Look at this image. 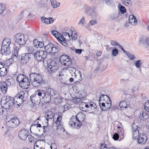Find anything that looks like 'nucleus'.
Listing matches in <instances>:
<instances>
[{"label": "nucleus", "instance_id": "1", "mask_svg": "<svg viewBox=\"0 0 149 149\" xmlns=\"http://www.w3.org/2000/svg\"><path fill=\"white\" fill-rule=\"evenodd\" d=\"M46 51L39 50L37 51L34 54V58L38 62L44 61L47 58V53H48L52 56H54L58 51V49L51 43H49L45 47Z\"/></svg>", "mask_w": 149, "mask_h": 149}, {"label": "nucleus", "instance_id": "2", "mask_svg": "<svg viewBox=\"0 0 149 149\" xmlns=\"http://www.w3.org/2000/svg\"><path fill=\"white\" fill-rule=\"evenodd\" d=\"M29 76L31 84L35 87L40 86L44 81L42 76L40 74L35 72L31 73Z\"/></svg>", "mask_w": 149, "mask_h": 149}, {"label": "nucleus", "instance_id": "3", "mask_svg": "<svg viewBox=\"0 0 149 149\" xmlns=\"http://www.w3.org/2000/svg\"><path fill=\"white\" fill-rule=\"evenodd\" d=\"M16 81L19 83V86L22 88L27 89L30 86V82L28 78L23 74H18Z\"/></svg>", "mask_w": 149, "mask_h": 149}, {"label": "nucleus", "instance_id": "4", "mask_svg": "<svg viewBox=\"0 0 149 149\" xmlns=\"http://www.w3.org/2000/svg\"><path fill=\"white\" fill-rule=\"evenodd\" d=\"M133 139H137L138 143L141 144H143L146 141L147 138L146 135L144 134H139V129L138 128L136 129L133 128Z\"/></svg>", "mask_w": 149, "mask_h": 149}, {"label": "nucleus", "instance_id": "5", "mask_svg": "<svg viewBox=\"0 0 149 149\" xmlns=\"http://www.w3.org/2000/svg\"><path fill=\"white\" fill-rule=\"evenodd\" d=\"M79 107L81 110L84 111H87L94 110L97 108V106L93 102H82L79 104Z\"/></svg>", "mask_w": 149, "mask_h": 149}, {"label": "nucleus", "instance_id": "6", "mask_svg": "<svg viewBox=\"0 0 149 149\" xmlns=\"http://www.w3.org/2000/svg\"><path fill=\"white\" fill-rule=\"evenodd\" d=\"M1 102L3 104L4 107L8 109L11 108L13 105L15 107L13 99L9 96L3 97L1 98Z\"/></svg>", "mask_w": 149, "mask_h": 149}, {"label": "nucleus", "instance_id": "7", "mask_svg": "<svg viewBox=\"0 0 149 149\" xmlns=\"http://www.w3.org/2000/svg\"><path fill=\"white\" fill-rule=\"evenodd\" d=\"M25 93L24 91H20L13 98L15 107L18 108L23 103Z\"/></svg>", "mask_w": 149, "mask_h": 149}, {"label": "nucleus", "instance_id": "8", "mask_svg": "<svg viewBox=\"0 0 149 149\" xmlns=\"http://www.w3.org/2000/svg\"><path fill=\"white\" fill-rule=\"evenodd\" d=\"M36 93V94L40 97L41 100L44 101L45 103H48L50 101L51 98L50 95L45 91L38 90Z\"/></svg>", "mask_w": 149, "mask_h": 149}, {"label": "nucleus", "instance_id": "9", "mask_svg": "<svg viewBox=\"0 0 149 149\" xmlns=\"http://www.w3.org/2000/svg\"><path fill=\"white\" fill-rule=\"evenodd\" d=\"M14 39L16 42L21 46L24 45L26 43V42L28 40V38L24 34L19 33L15 35Z\"/></svg>", "mask_w": 149, "mask_h": 149}, {"label": "nucleus", "instance_id": "10", "mask_svg": "<svg viewBox=\"0 0 149 149\" xmlns=\"http://www.w3.org/2000/svg\"><path fill=\"white\" fill-rule=\"evenodd\" d=\"M67 29L65 30V32L63 33V35L61 34L60 37V39H62V42L60 43L62 44L64 46L66 47L68 46L66 42L67 41H68L70 39V33L68 29L69 28H66Z\"/></svg>", "mask_w": 149, "mask_h": 149}, {"label": "nucleus", "instance_id": "11", "mask_svg": "<svg viewBox=\"0 0 149 149\" xmlns=\"http://www.w3.org/2000/svg\"><path fill=\"white\" fill-rule=\"evenodd\" d=\"M8 117H7L6 120V125L8 127L12 128L16 127L19 123V119L16 117H12L9 120Z\"/></svg>", "mask_w": 149, "mask_h": 149}, {"label": "nucleus", "instance_id": "12", "mask_svg": "<svg viewBox=\"0 0 149 149\" xmlns=\"http://www.w3.org/2000/svg\"><path fill=\"white\" fill-rule=\"evenodd\" d=\"M59 61L62 65L66 66L70 65L72 64L71 59L67 55H63L60 56Z\"/></svg>", "mask_w": 149, "mask_h": 149}, {"label": "nucleus", "instance_id": "13", "mask_svg": "<svg viewBox=\"0 0 149 149\" xmlns=\"http://www.w3.org/2000/svg\"><path fill=\"white\" fill-rule=\"evenodd\" d=\"M31 55L30 53H26L22 54L21 59L19 58L20 63L21 64H25L31 59Z\"/></svg>", "mask_w": 149, "mask_h": 149}, {"label": "nucleus", "instance_id": "14", "mask_svg": "<svg viewBox=\"0 0 149 149\" xmlns=\"http://www.w3.org/2000/svg\"><path fill=\"white\" fill-rule=\"evenodd\" d=\"M48 72L50 74H52L55 72L58 68L57 64L54 61H52L48 65Z\"/></svg>", "mask_w": 149, "mask_h": 149}, {"label": "nucleus", "instance_id": "15", "mask_svg": "<svg viewBox=\"0 0 149 149\" xmlns=\"http://www.w3.org/2000/svg\"><path fill=\"white\" fill-rule=\"evenodd\" d=\"M82 123H77V120L74 116H72L69 122V125L73 128H78L82 125Z\"/></svg>", "mask_w": 149, "mask_h": 149}, {"label": "nucleus", "instance_id": "16", "mask_svg": "<svg viewBox=\"0 0 149 149\" xmlns=\"http://www.w3.org/2000/svg\"><path fill=\"white\" fill-rule=\"evenodd\" d=\"M29 134L28 131L25 129H23L18 133V136L21 140H26Z\"/></svg>", "mask_w": 149, "mask_h": 149}, {"label": "nucleus", "instance_id": "17", "mask_svg": "<svg viewBox=\"0 0 149 149\" xmlns=\"http://www.w3.org/2000/svg\"><path fill=\"white\" fill-rule=\"evenodd\" d=\"M105 102L102 103L101 106L100 107L102 110L107 111L109 110L111 107V102L110 99L109 100H107Z\"/></svg>", "mask_w": 149, "mask_h": 149}, {"label": "nucleus", "instance_id": "18", "mask_svg": "<svg viewBox=\"0 0 149 149\" xmlns=\"http://www.w3.org/2000/svg\"><path fill=\"white\" fill-rule=\"evenodd\" d=\"M124 132L122 130H118L117 133L113 135L112 138L115 141L122 140L124 138Z\"/></svg>", "mask_w": 149, "mask_h": 149}, {"label": "nucleus", "instance_id": "19", "mask_svg": "<svg viewBox=\"0 0 149 149\" xmlns=\"http://www.w3.org/2000/svg\"><path fill=\"white\" fill-rule=\"evenodd\" d=\"M74 117L77 120V123L82 124V122L85 119L86 117L84 113L81 112L78 113Z\"/></svg>", "mask_w": 149, "mask_h": 149}, {"label": "nucleus", "instance_id": "20", "mask_svg": "<svg viewBox=\"0 0 149 149\" xmlns=\"http://www.w3.org/2000/svg\"><path fill=\"white\" fill-rule=\"evenodd\" d=\"M84 98V96L80 93L79 95L74 97H73L72 99V102L75 104H78Z\"/></svg>", "mask_w": 149, "mask_h": 149}, {"label": "nucleus", "instance_id": "21", "mask_svg": "<svg viewBox=\"0 0 149 149\" xmlns=\"http://www.w3.org/2000/svg\"><path fill=\"white\" fill-rule=\"evenodd\" d=\"M86 12L89 15L93 17H95L96 13L94 8L92 7H88L86 8Z\"/></svg>", "mask_w": 149, "mask_h": 149}, {"label": "nucleus", "instance_id": "22", "mask_svg": "<svg viewBox=\"0 0 149 149\" xmlns=\"http://www.w3.org/2000/svg\"><path fill=\"white\" fill-rule=\"evenodd\" d=\"M1 52L3 55L8 56L10 54L11 51L9 47L1 46Z\"/></svg>", "mask_w": 149, "mask_h": 149}, {"label": "nucleus", "instance_id": "23", "mask_svg": "<svg viewBox=\"0 0 149 149\" xmlns=\"http://www.w3.org/2000/svg\"><path fill=\"white\" fill-rule=\"evenodd\" d=\"M32 15L30 13H29L27 11L22 10L21 11V13L17 17V20L19 21L22 19L24 17H26L27 15L30 16Z\"/></svg>", "mask_w": 149, "mask_h": 149}, {"label": "nucleus", "instance_id": "24", "mask_svg": "<svg viewBox=\"0 0 149 149\" xmlns=\"http://www.w3.org/2000/svg\"><path fill=\"white\" fill-rule=\"evenodd\" d=\"M15 83V80L10 76H8L6 79V84L8 86H14Z\"/></svg>", "mask_w": 149, "mask_h": 149}, {"label": "nucleus", "instance_id": "25", "mask_svg": "<svg viewBox=\"0 0 149 149\" xmlns=\"http://www.w3.org/2000/svg\"><path fill=\"white\" fill-rule=\"evenodd\" d=\"M140 44L144 47L149 48V37L141 39Z\"/></svg>", "mask_w": 149, "mask_h": 149}, {"label": "nucleus", "instance_id": "26", "mask_svg": "<svg viewBox=\"0 0 149 149\" xmlns=\"http://www.w3.org/2000/svg\"><path fill=\"white\" fill-rule=\"evenodd\" d=\"M106 99H107V100H109L110 98L109 96L105 95H102L100 96L99 100V104L100 106H101L102 103L104 102V101H106Z\"/></svg>", "mask_w": 149, "mask_h": 149}, {"label": "nucleus", "instance_id": "27", "mask_svg": "<svg viewBox=\"0 0 149 149\" xmlns=\"http://www.w3.org/2000/svg\"><path fill=\"white\" fill-rule=\"evenodd\" d=\"M42 22L47 24L52 23L54 20L52 17L46 18L45 17H41Z\"/></svg>", "mask_w": 149, "mask_h": 149}, {"label": "nucleus", "instance_id": "28", "mask_svg": "<svg viewBox=\"0 0 149 149\" xmlns=\"http://www.w3.org/2000/svg\"><path fill=\"white\" fill-rule=\"evenodd\" d=\"M129 22L130 24L132 25L137 24V22L135 17L133 15H130L129 17Z\"/></svg>", "mask_w": 149, "mask_h": 149}, {"label": "nucleus", "instance_id": "29", "mask_svg": "<svg viewBox=\"0 0 149 149\" xmlns=\"http://www.w3.org/2000/svg\"><path fill=\"white\" fill-rule=\"evenodd\" d=\"M7 86L6 82H2L0 83V88L3 93H6L8 89Z\"/></svg>", "mask_w": 149, "mask_h": 149}, {"label": "nucleus", "instance_id": "30", "mask_svg": "<svg viewBox=\"0 0 149 149\" xmlns=\"http://www.w3.org/2000/svg\"><path fill=\"white\" fill-rule=\"evenodd\" d=\"M36 95L35 96L33 95H31L30 97V98L32 102L35 104H37L39 102V101L41 100L40 97H38L39 96L38 95H37L36 94Z\"/></svg>", "mask_w": 149, "mask_h": 149}, {"label": "nucleus", "instance_id": "31", "mask_svg": "<svg viewBox=\"0 0 149 149\" xmlns=\"http://www.w3.org/2000/svg\"><path fill=\"white\" fill-rule=\"evenodd\" d=\"M33 44L34 46L36 48H41L43 46V42H42L39 41L38 40L36 39L33 40Z\"/></svg>", "mask_w": 149, "mask_h": 149}, {"label": "nucleus", "instance_id": "32", "mask_svg": "<svg viewBox=\"0 0 149 149\" xmlns=\"http://www.w3.org/2000/svg\"><path fill=\"white\" fill-rule=\"evenodd\" d=\"M119 107L121 110H123L129 107V106L125 101H122L120 102L119 104Z\"/></svg>", "mask_w": 149, "mask_h": 149}, {"label": "nucleus", "instance_id": "33", "mask_svg": "<svg viewBox=\"0 0 149 149\" xmlns=\"http://www.w3.org/2000/svg\"><path fill=\"white\" fill-rule=\"evenodd\" d=\"M52 33L56 38L58 41L60 42H62V39H61L60 38L61 35V34L60 33L54 30L52 31Z\"/></svg>", "mask_w": 149, "mask_h": 149}, {"label": "nucleus", "instance_id": "34", "mask_svg": "<svg viewBox=\"0 0 149 149\" xmlns=\"http://www.w3.org/2000/svg\"><path fill=\"white\" fill-rule=\"evenodd\" d=\"M149 117V115L147 113L145 112H141L139 116V118L140 120L146 119Z\"/></svg>", "mask_w": 149, "mask_h": 149}, {"label": "nucleus", "instance_id": "35", "mask_svg": "<svg viewBox=\"0 0 149 149\" xmlns=\"http://www.w3.org/2000/svg\"><path fill=\"white\" fill-rule=\"evenodd\" d=\"M75 78L74 79L75 81L74 83H79L82 79L81 74L80 71H79L78 74L75 75Z\"/></svg>", "mask_w": 149, "mask_h": 149}, {"label": "nucleus", "instance_id": "36", "mask_svg": "<svg viewBox=\"0 0 149 149\" xmlns=\"http://www.w3.org/2000/svg\"><path fill=\"white\" fill-rule=\"evenodd\" d=\"M10 44L11 40L10 39L8 38H6L4 39L3 40L1 46L9 47V46Z\"/></svg>", "mask_w": 149, "mask_h": 149}, {"label": "nucleus", "instance_id": "37", "mask_svg": "<svg viewBox=\"0 0 149 149\" xmlns=\"http://www.w3.org/2000/svg\"><path fill=\"white\" fill-rule=\"evenodd\" d=\"M18 50H19V48H16V49H14V50L13 52V55L11 57L13 58L15 61H17V60Z\"/></svg>", "mask_w": 149, "mask_h": 149}, {"label": "nucleus", "instance_id": "38", "mask_svg": "<svg viewBox=\"0 0 149 149\" xmlns=\"http://www.w3.org/2000/svg\"><path fill=\"white\" fill-rule=\"evenodd\" d=\"M54 116V113L51 111H48L47 113L46 120L48 121L49 120H52V119Z\"/></svg>", "mask_w": 149, "mask_h": 149}, {"label": "nucleus", "instance_id": "39", "mask_svg": "<svg viewBox=\"0 0 149 149\" xmlns=\"http://www.w3.org/2000/svg\"><path fill=\"white\" fill-rule=\"evenodd\" d=\"M50 1L52 6L54 8H56L60 5V3L56 0H50Z\"/></svg>", "mask_w": 149, "mask_h": 149}, {"label": "nucleus", "instance_id": "40", "mask_svg": "<svg viewBox=\"0 0 149 149\" xmlns=\"http://www.w3.org/2000/svg\"><path fill=\"white\" fill-rule=\"evenodd\" d=\"M46 90L49 94H50L52 96L55 95L56 94V91L54 89L48 87L46 89Z\"/></svg>", "mask_w": 149, "mask_h": 149}, {"label": "nucleus", "instance_id": "41", "mask_svg": "<svg viewBox=\"0 0 149 149\" xmlns=\"http://www.w3.org/2000/svg\"><path fill=\"white\" fill-rule=\"evenodd\" d=\"M68 29L69 30V31H70L71 34V38L73 40H75L77 37V32L75 31H72L70 29Z\"/></svg>", "mask_w": 149, "mask_h": 149}, {"label": "nucleus", "instance_id": "42", "mask_svg": "<svg viewBox=\"0 0 149 149\" xmlns=\"http://www.w3.org/2000/svg\"><path fill=\"white\" fill-rule=\"evenodd\" d=\"M57 126L56 131L58 134L59 135L62 132H64L65 130L61 124Z\"/></svg>", "mask_w": 149, "mask_h": 149}, {"label": "nucleus", "instance_id": "43", "mask_svg": "<svg viewBox=\"0 0 149 149\" xmlns=\"http://www.w3.org/2000/svg\"><path fill=\"white\" fill-rule=\"evenodd\" d=\"M36 126L37 128H38V127L39 128H40L39 129H38L39 132H40L41 131H42L44 133H45L46 132L45 128H47V126H43V127H42L40 123L38 124H37V125Z\"/></svg>", "mask_w": 149, "mask_h": 149}, {"label": "nucleus", "instance_id": "44", "mask_svg": "<svg viewBox=\"0 0 149 149\" xmlns=\"http://www.w3.org/2000/svg\"><path fill=\"white\" fill-rule=\"evenodd\" d=\"M122 3L124 5L130 6L132 5V2L130 0H121Z\"/></svg>", "mask_w": 149, "mask_h": 149}, {"label": "nucleus", "instance_id": "45", "mask_svg": "<svg viewBox=\"0 0 149 149\" xmlns=\"http://www.w3.org/2000/svg\"><path fill=\"white\" fill-rule=\"evenodd\" d=\"M6 9V5L4 3H0V15L3 13Z\"/></svg>", "mask_w": 149, "mask_h": 149}, {"label": "nucleus", "instance_id": "46", "mask_svg": "<svg viewBox=\"0 0 149 149\" xmlns=\"http://www.w3.org/2000/svg\"><path fill=\"white\" fill-rule=\"evenodd\" d=\"M3 107V106H1L0 108V114L6 116L7 114V109H8Z\"/></svg>", "mask_w": 149, "mask_h": 149}, {"label": "nucleus", "instance_id": "47", "mask_svg": "<svg viewBox=\"0 0 149 149\" xmlns=\"http://www.w3.org/2000/svg\"><path fill=\"white\" fill-rule=\"evenodd\" d=\"M7 73L6 68H2L0 69V76L4 77L6 75Z\"/></svg>", "mask_w": 149, "mask_h": 149}, {"label": "nucleus", "instance_id": "48", "mask_svg": "<svg viewBox=\"0 0 149 149\" xmlns=\"http://www.w3.org/2000/svg\"><path fill=\"white\" fill-rule=\"evenodd\" d=\"M118 9L122 14H124L126 12V9L125 7L121 4L118 6Z\"/></svg>", "mask_w": 149, "mask_h": 149}, {"label": "nucleus", "instance_id": "49", "mask_svg": "<svg viewBox=\"0 0 149 149\" xmlns=\"http://www.w3.org/2000/svg\"><path fill=\"white\" fill-rule=\"evenodd\" d=\"M62 102V98L60 97L55 98L54 102L56 105H59Z\"/></svg>", "mask_w": 149, "mask_h": 149}, {"label": "nucleus", "instance_id": "50", "mask_svg": "<svg viewBox=\"0 0 149 149\" xmlns=\"http://www.w3.org/2000/svg\"><path fill=\"white\" fill-rule=\"evenodd\" d=\"M61 116L58 115L57 118L55 122V123L57 125H59L61 124Z\"/></svg>", "mask_w": 149, "mask_h": 149}, {"label": "nucleus", "instance_id": "51", "mask_svg": "<svg viewBox=\"0 0 149 149\" xmlns=\"http://www.w3.org/2000/svg\"><path fill=\"white\" fill-rule=\"evenodd\" d=\"M85 23V18L83 16L81 18L80 20L79 21L78 23V24L81 26H83Z\"/></svg>", "mask_w": 149, "mask_h": 149}, {"label": "nucleus", "instance_id": "52", "mask_svg": "<svg viewBox=\"0 0 149 149\" xmlns=\"http://www.w3.org/2000/svg\"><path fill=\"white\" fill-rule=\"evenodd\" d=\"M142 64V61L140 60L136 61L134 63L135 65L137 68H139Z\"/></svg>", "mask_w": 149, "mask_h": 149}, {"label": "nucleus", "instance_id": "53", "mask_svg": "<svg viewBox=\"0 0 149 149\" xmlns=\"http://www.w3.org/2000/svg\"><path fill=\"white\" fill-rule=\"evenodd\" d=\"M126 54L129 57L130 59L133 60L135 58V56L134 55L132 54H131L129 52H127Z\"/></svg>", "mask_w": 149, "mask_h": 149}, {"label": "nucleus", "instance_id": "54", "mask_svg": "<svg viewBox=\"0 0 149 149\" xmlns=\"http://www.w3.org/2000/svg\"><path fill=\"white\" fill-rule=\"evenodd\" d=\"M118 17V15L116 13H113L110 15V18L111 20H113L117 19Z\"/></svg>", "mask_w": 149, "mask_h": 149}, {"label": "nucleus", "instance_id": "55", "mask_svg": "<svg viewBox=\"0 0 149 149\" xmlns=\"http://www.w3.org/2000/svg\"><path fill=\"white\" fill-rule=\"evenodd\" d=\"M118 51L117 49L115 48L113 49L112 54L114 56H116L118 55Z\"/></svg>", "mask_w": 149, "mask_h": 149}, {"label": "nucleus", "instance_id": "56", "mask_svg": "<svg viewBox=\"0 0 149 149\" xmlns=\"http://www.w3.org/2000/svg\"><path fill=\"white\" fill-rule=\"evenodd\" d=\"M144 108L146 111L149 112V101H148L145 103Z\"/></svg>", "mask_w": 149, "mask_h": 149}, {"label": "nucleus", "instance_id": "57", "mask_svg": "<svg viewBox=\"0 0 149 149\" xmlns=\"http://www.w3.org/2000/svg\"><path fill=\"white\" fill-rule=\"evenodd\" d=\"M34 149H45L44 147H41L40 146H39L36 143L34 145Z\"/></svg>", "mask_w": 149, "mask_h": 149}, {"label": "nucleus", "instance_id": "58", "mask_svg": "<svg viewBox=\"0 0 149 149\" xmlns=\"http://www.w3.org/2000/svg\"><path fill=\"white\" fill-rule=\"evenodd\" d=\"M14 61H15L14 59L11 57L10 58H9L8 60L6 61V62L8 63L11 65L13 63V62Z\"/></svg>", "mask_w": 149, "mask_h": 149}, {"label": "nucleus", "instance_id": "59", "mask_svg": "<svg viewBox=\"0 0 149 149\" xmlns=\"http://www.w3.org/2000/svg\"><path fill=\"white\" fill-rule=\"evenodd\" d=\"M111 44L113 46H114L115 45L118 46V45H119L120 44L114 40H111Z\"/></svg>", "mask_w": 149, "mask_h": 149}, {"label": "nucleus", "instance_id": "60", "mask_svg": "<svg viewBox=\"0 0 149 149\" xmlns=\"http://www.w3.org/2000/svg\"><path fill=\"white\" fill-rule=\"evenodd\" d=\"M70 107V106L69 105V104H66L62 107H63V109H64L63 111H66L68 110L69 109V108Z\"/></svg>", "mask_w": 149, "mask_h": 149}, {"label": "nucleus", "instance_id": "61", "mask_svg": "<svg viewBox=\"0 0 149 149\" xmlns=\"http://www.w3.org/2000/svg\"><path fill=\"white\" fill-rule=\"evenodd\" d=\"M99 149H110V148L106 147L105 144H102Z\"/></svg>", "mask_w": 149, "mask_h": 149}, {"label": "nucleus", "instance_id": "62", "mask_svg": "<svg viewBox=\"0 0 149 149\" xmlns=\"http://www.w3.org/2000/svg\"><path fill=\"white\" fill-rule=\"evenodd\" d=\"M89 23L92 26L97 24V22L95 20H92L89 22Z\"/></svg>", "mask_w": 149, "mask_h": 149}, {"label": "nucleus", "instance_id": "63", "mask_svg": "<svg viewBox=\"0 0 149 149\" xmlns=\"http://www.w3.org/2000/svg\"><path fill=\"white\" fill-rule=\"evenodd\" d=\"M82 49H76L75 50V52L77 54H81L82 52Z\"/></svg>", "mask_w": 149, "mask_h": 149}, {"label": "nucleus", "instance_id": "64", "mask_svg": "<svg viewBox=\"0 0 149 149\" xmlns=\"http://www.w3.org/2000/svg\"><path fill=\"white\" fill-rule=\"evenodd\" d=\"M28 139H29V141L31 142H32L34 140V138L31 135H29V136H28Z\"/></svg>", "mask_w": 149, "mask_h": 149}]
</instances>
